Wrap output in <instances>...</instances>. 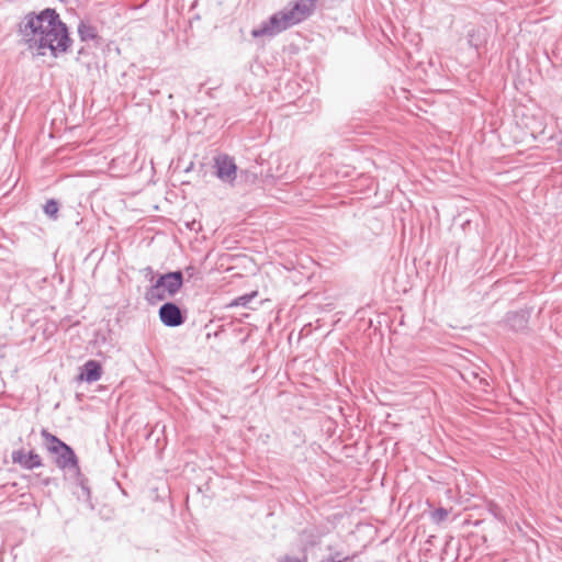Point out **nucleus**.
<instances>
[{"label":"nucleus","instance_id":"nucleus-1","mask_svg":"<svg viewBox=\"0 0 562 562\" xmlns=\"http://www.w3.org/2000/svg\"><path fill=\"white\" fill-rule=\"evenodd\" d=\"M18 32L27 48L42 56L47 52L57 56L70 44L67 26L54 9L27 13L19 23Z\"/></svg>","mask_w":562,"mask_h":562},{"label":"nucleus","instance_id":"nucleus-2","mask_svg":"<svg viewBox=\"0 0 562 562\" xmlns=\"http://www.w3.org/2000/svg\"><path fill=\"white\" fill-rule=\"evenodd\" d=\"M315 0H297L274 13L251 31L254 37H271L306 20L315 10Z\"/></svg>","mask_w":562,"mask_h":562},{"label":"nucleus","instance_id":"nucleus-3","mask_svg":"<svg viewBox=\"0 0 562 562\" xmlns=\"http://www.w3.org/2000/svg\"><path fill=\"white\" fill-rule=\"evenodd\" d=\"M182 283L183 277L181 271L162 274L147 290L146 299L151 303L167 300L180 290Z\"/></svg>","mask_w":562,"mask_h":562},{"label":"nucleus","instance_id":"nucleus-4","mask_svg":"<svg viewBox=\"0 0 562 562\" xmlns=\"http://www.w3.org/2000/svg\"><path fill=\"white\" fill-rule=\"evenodd\" d=\"M42 436L45 440L50 443L49 450L56 453L57 464L63 469H76L77 468V458L74 450L67 446L65 442L59 440L54 435H50L48 431L43 430Z\"/></svg>","mask_w":562,"mask_h":562},{"label":"nucleus","instance_id":"nucleus-5","mask_svg":"<svg viewBox=\"0 0 562 562\" xmlns=\"http://www.w3.org/2000/svg\"><path fill=\"white\" fill-rule=\"evenodd\" d=\"M214 167L216 176L226 183L233 184L236 179L237 167L234 160L227 155H220L215 158Z\"/></svg>","mask_w":562,"mask_h":562},{"label":"nucleus","instance_id":"nucleus-6","mask_svg":"<svg viewBox=\"0 0 562 562\" xmlns=\"http://www.w3.org/2000/svg\"><path fill=\"white\" fill-rule=\"evenodd\" d=\"M159 317L162 324L168 327L180 326L183 323V317L180 308L175 303H165L159 308Z\"/></svg>","mask_w":562,"mask_h":562},{"label":"nucleus","instance_id":"nucleus-7","mask_svg":"<svg viewBox=\"0 0 562 562\" xmlns=\"http://www.w3.org/2000/svg\"><path fill=\"white\" fill-rule=\"evenodd\" d=\"M12 461L27 470H33L42 465L41 457L34 451L25 452L24 450H15L12 452Z\"/></svg>","mask_w":562,"mask_h":562},{"label":"nucleus","instance_id":"nucleus-8","mask_svg":"<svg viewBox=\"0 0 562 562\" xmlns=\"http://www.w3.org/2000/svg\"><path fill=\"white\" fill-rule=\"evenodd\" d=\"M102 374L101 364L95 360H89L85 363L82 371L79 375L81 381H86L88 383L97 382L100 380Z\"/></svg>","mask_w":562,"mask_h":562},{"label":"nucleus","instance_id":"nucleus-9","mask_svg":"<svg viewBox=\"0 0 562 562\" xmlns=\"http://www.w3.org/2000/svg\"><path fill=\"white\" fill-rule=\"evenodd\" d=\"M507 323L512 329L519 331L527 327L528 314L526 312H514L507 315Z\"/></svg>","mask_w":562,"mask_h":562},{"label":"nucleus","instance_id":"nucleus-10","mask_svg":"<svg viewBox=\"0 0 562 562\" xmlns=\"http://www.w3.org/2000/svg\"><path fill=\"white\" fill-rule=\"evenodd\" d=\"M78 33L81 41H91L97 37V29L83 21H81L78 25Z\"/></svg>","mask_w":562,"mask_h":562},{"label":"nucleus","instance_id":"nucleus-11","mask_svg":"<svg viewBox=\"0 0 562 562\" xmlns=\"http://www.w3.org/2000/svg\"><path fill=\"white\" fill-rule=\"evenodd\" d=\"M256 296H257V292H251L249 294L238 296L234 300L232 305L246 307L252 301V299H255Z\"/></svg>","mask_w":562,"mask_h":562},{"label":"nucleus","instance_id":"nucleus-12","mask_svg":"<svg viewBox=\"0 0 562 562\" xmlns=\"http://www.w3.org/2000/svg\"><path fill=\"white\" fill-rule=\"evenodd\" d=\"M44 212L47 216L55 218L58 213V203L55 200H49L44 205Z\"/></svg>","mask_w":562,"mask_h":562},{"label":"nucleus","instance_id":"nucleus-13","mask_svg":"<svg viewBox=\"0 0 562 562\" xmlns=\"http://www.w3.org/2000/svg\"><path fill=\"white\" fill-rule=\"evenodd\" d=\"M449 515V512L442 507L437 508L435 512H432L431 517L432 520L436 522L443 521Z\"/></svg>","mask_w":562,"mask_h":562},{"label":"nucleus","instance_id":"nucleus-14","mask_svg":"<svg viewBox=\"0 0 562 562\" xmlns=\"http://www.w3.org/2000/svg\"><path fill=\"white\" fill-rule=\"evenodd\" d=\"M347 561H348V558H345L342 560H335L334 558H327V559L322 560L321 562H347Z\"/></svg>","mask_w":562,"mask_h":562},{"label":"nucleus","instance_id":"nucleus-15","mask_svg":"<svg viewBox=\"0 0 562 562\" xmlns=\"http://www.w3.org/2000/svg\"><path fill=\"white\" fill-rule=\"evenodd\" d=\"M281 562H303V561H301V560H300V559H297V558L286 557V558H284Z\"/></svg>","mask_w":562,"mask_h":562}]
</instances>
